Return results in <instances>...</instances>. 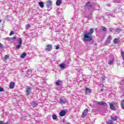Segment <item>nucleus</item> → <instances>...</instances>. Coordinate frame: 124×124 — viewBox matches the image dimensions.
<instances>
[{
	"label": "nucleus",
	"instance_id": "obj_1",
	"mask_svg": "<svg viewBox=\"0 0 124 124\" xmlns=\"http://www.w3.org/2000/svg\"><path fill=\"white\" fill-rule=\"evenodd\" d=\"M93 28H91L88 32L87 31L84 32L83 39V41L84 42H90V41H92L93 39L92 35L93 33Z\"/></svg>",
	"mask_w": 124,
	"mask_h": 124
},
{
	"label": "nucleus",
	"instance_id": "obj_2",
	"mask_svg": "<svg viewBox=\"0 0 124 124\" xmlns=\"http://www.w3.org/2000/svg\"><path fill=\"white\" fill-rule=\"evenodd\" d=\"M46 7L48 8L47 9L48 11H50V10L52 9V1H51L50 0H48L47 1V3L46 4Z\"/></svg>",
	"mask_w": 124,
	"mask_h": 124
},
{
	"label": "nucleus",
	"instance_id": "obj_3",
	"mask_svg": "<svg viewBox=\"0 0 124 124\" xmlns=\"http://www.w3.org/2000/svg\"><path fill=\"white\" fill-rule=\"evenodd\" d=\"M31 91V86H27L26 89V95H30Z\"/></svg>",
	"mask_w": 124,
	"mask_h": 124
},
{
	"label": "nucleus",
	"instance_id": "obj_4",
	"mask_svg": "<svg viewBox=\"0 0 124 124\" xmlns=\"http://www.w3.org/2000/svg\"><path fill=\"white\" fill-rule=\"evenodd\" d=\"M52 48H53V45L48 44L47 45L46 48H45V50L47 52H50V51H51V50H52Z\"/></svg>",
	"mask_w": 124,
	"mask_h": 124
},
{
	"label": "nucleus",
	"instance_id": "obj_5",
	"mask_svg": "<svg viewBox=\"0 0 124 124\" xmlns=\"http://www.w3.org/2000/svg\"><path fill=\"white\" fill-rule=\"evenodd\" d=\"M66 115V111L64 110H61L59 113L60 117H63Z\"/></svg>",
	"mask_w": 124,
	"mask_h": 124
},
{
	"label": "nucleus",
	"instance_id": "obj_6",
	"mask_svg": "<svg viewBox=\"0 0 124 124\" xmlns=\"http://www.w3.org/2000/svg\"><path fill=\"white\" fill-rule=\"evenodd\" d=\"M88 111L89 109L88 108H86L83 112L82 114L81 115L82 118H85L86 116H87V113H88Z\"/></svg>",
	"mask_w": 124,
	"mask_h": 124
},
{
	"label": "nucleus",
	"instance_id": "obj_7",
	"mask_svg": "<svg viewBox=\"0 0 124 124\" xmlns=\"http://www.w3.org/2000/svg\"><path fill=\"white\" fill-rule=\"evenodd\" d=\"M60 102L61 104H65L67 102L66 99L64 98H60Z\"/></svg>",
	"mask_w": 124,
	"mask_h": 124
},
{
	"label": "nucleus",
	"instance_id": "obj_8",
	"mask_svg": "<svg viewBox=\"0 0 124 124\" xmlns=\"http://www.w3.org/2000/svg\"><path fill=\"white\" fill-rule=\"evenodd\" d=\"M86 6L88 9H91L93 7V5L91 4L90 1H88L86 3Z\"/></svg>",
	"mask_w": 124,
	"mask_h": 124
},
{
	"label": "nucleus",
	"instance_id": "obj_9",
	"mask_svg": "<svg viewBox=\"0 0 124 124\" xmlns=\"http://www.w3.org/2000/svg\"><path fill=\"white\" fill-rule=\"evenodd\" d=\"M96 103H97V104H98V105H103V106H106L107 105L106 103L104 101H101V102L96 101Z\"/></svg>",
	"mask_w": 124,
	"mask_h": 124
},
{
	"label": "nucleus",
	"instance_id": "obj_10",
	"mask_svg": "<svg viewBox=\"0 0 124 124\" xmlns=\"http://www.w3.org/2000/svg\"><path fill=\"white\" fill-rule=\"evenodd\" d=\"M92 93V89L86 87L85 88V93L86 94H89V93Z\"/></svg>",
	"mask_w": 124,
	"mask_h": 124
},
{
	"label": "nucleus",
	"instance_id": "obj_11",
	"mask_svg": "<svg viewBox=\"0 0 124 124\" xmlns=\"http://www.w3.org/2000/svg\"><path fill=\"white\" fill-rule=\"evenodd\" d=\"M55 84L56 86H61V85H62V81L60 79H58L56 81V82H55Z\"/></svg>",
	"mask_w": 124,
	"mask_h": 124
},
{
	"label": "nucleus",
	"instance_id": "obj_12",
	"mask_svg": "<svg viewBox=\"0 0 124 124\" xmlns=\"http://www.w3.org/2000/svg\"><path fill=\"white\" fill-rule=\"evenodd\" d=\"M15 86V83L14 82H11L10 83V89H13Z\"/></svg>",
	"mask_w": 124,
	"mask_h": 124
},
{
	"label": "nucleus",
	"instance_id": "obj_13",
	"mask_svg": "<svg viewBox=\"0 0 124 124\" xmlns=\"http://www.w3.org/2000/svg\"><path fill=\"white\" fill-rule=\"evenodd\" d=\"M31 105H32L33 107H36V106L37 105V101H34L32 102Z\"/></svg>",
	"mask_w": 124,
	"mask_h": 124
},
{
	"label": "nucleus",
	"instance_id": "obj_14",
	"mask_svg": "<svg viewBox=\"0 0 124 124\" xmlns=\"http://www.w3.org/2000/svg\"><path fill=\"white\" fill-rule=\"evenodd\" d=\"M39 5L40 7L43 8L44 7V3L43 1H40L39 2Z\"/></svg>",
	"mask_w": 124,
	"mask_h": 124
},
{
	"label": "nucleus",
	"instance_id": "obj_15",
	"mask_svg": "<svg viewBox=\"0 0 124 124\" xmlns=\"http://www.w3.org/2000/svg\"><path fill=\"white\" fill-rule=\"evenodd\" d=\"M26 56H27V53L23 52L22 54H21L20 56V58H21V59H24V58H25Z\"/></svg>",
	"mask_w": 124,
	"mask_h": 124
},
{
	"label": "nucleus",
	"instance_id": "obj_16",
	"mask_svg": "<svg viewBox=\"0 0 124 124\" xmlns=\"http://www.w3.org/2000/svg\"><path fill=\"white\" fill-rule=\"evenodd\" d=\"M17 41L18 42V44L22 45V43H23L22 38H18V39L17 40Z\"/></svg>",
	"mask_w": 124,
	"mask_h": 124
},
{
	"label": "nucleus",
	"instance_id": "obj_17",
	"mask_svg": "<svg viewBox=\"0 0 124 124\" xmlns=\"http://www.w3.org/2000/svg\"><path fill=\"white\" fill-rule=\"evenodd\" d=\"M111 119L112 120V121H116V120H118V116L115 115L114 117L113 116H111Z\"/></svg>",
	"mask_w": 124,
	"mask_h": 124
},
{
	"label": "nucleus",
	"instance_id": "obj_18",
	"mask_svg": "<svg viewBox=\"0 0 124 124\" xmlns=\"http://www.w3.org/2000/svg\"><path fill=\"white\" fill-rule=\"evenodd\" d=\"M109 105L110 109L115 111V106H114V105H113V104H109Z\"/></svg>",
	"mask_w": 124,
	"mask_h": 124
},
{
	"label": "nucleus",
	"instance_id": "obj_19",
	"mask_svg": "<svg viewBox=\"0 0 124 124\" xmlns=\"http://www.w3.org/2000/svg\"><path fill=\"white\" fill-rule=\"evenodd\" d=\"M21 47H22V45L18 44V45H17L16 46L15 50H19V49H20V48H21Z\"/></svg>",
	"mask_w": 124,
	"mask_h": 124
},
{
	"label": "nucleus",
	"instance_id": "obj_20",
	"mask_svg": "<svg viewBox=\"0 0 124 124\" xmlns=\"http://www.w3.org/2000/svg\"><path fill=\"white\" fill-rule=\"evenodd\" d=\"M61 3H62V0H57L56 1V5H58V6H59V5H61Z\"/></svg>",
	"mask_w": 124,
	"mask_h": 124
},
{
	"label": "nucleus",
	"instance_id": "obj_21",
	"mask_svg": "<svg viewBox=\"0 0 124 124\" xmlns=\"http://www.w3.org/2000/svg\"><path fill=\"white\" fill-rule=\"evenodd\" d=\"M60 67H61V68L64 69L65 68V64L62 63L60 65Z\"/></svg>",
	"mask_w": 124,
	"mask_h": 124
},
{
	"label": "nucleus",
	"instance_id": "obj_22",
	"mask_svg": "<svg viewBox=\"0 0 124 124\" xmlns=\"http://www.w3.org/2000/svg\"><path fill=\"white\" fill-rule=\"evenodd\" d=\"M115 32H120V31H122V29L121 28H118L114 30Z\"/></svg>",
	"mask_w": 124,
	"mask_h": 124
},
{
	"label": "nucleus",
	"instance_id": "obj_23",
	"mask_svg": "<svg viewBox=\"0 0 124 124\" xmlns=\"http://www.w3.org/2000/svg\"><path fill=\"white\" fill-rule=\"evenodd\" d=\"M101 30H102V31H105H105H107V28H105V27H104L103 26L101 27Z\"/></svg>",
	"mask_w": 124,
	"mask_h": 124
},
{
	"label": "nucleus",
	"instance_id": "obj_24",
	"mask_svg": "<svg viewBox=\"0 0 124 124\" xmlns=\"http://www.w3.org/2000/svg\"><path fill=\"white\" fill-rule=\"evenodd\" d=\"M114 60L113 59L112 60H110L108 62V64H114Z\"/></svg>",
	"mask_w": 124,
	"mask_h": 124
},
{
	"label": "nucleus",
	"instance_id": "obj_25",
	"mask_svg": "<svg viewBox=\"0 0 124 124\" xmlns=\"http://www.w3.org/2000/svg\"><path fill=\"white\" fill-rule=\"evenodd\" d=\"M114 43L115 44H117V43H119V39L118 38H115L113 41Z\"/></svg>",
	"mask_w": 124,
	"mask_h": 124
},
{
	"label": "nucleus",
	"instance_id": "obj_26",
	"mask_svg": "<svg viewBox=\"0 0 124 124\" xmlns=\"http://www.w3.org/2000/svg\"><path fill=\"white\" fill-rule=\"evenodd\" d=\"M100 9V6H99V5H97L95 6V10H99Z\"/></svg>",
	"mask_w": 124,
	"mask_h": 124
},
{
	"label": "nucleus",
	"instance_id": "obj_27",
	"mask_svg": "<svg viewBox=\"0 0 124 124\" xmlns=\"http://www.w3.org/2000/svg\"><path fill=\"white\" fill-rule=\"evenodd\" d=\"M52 119L53 120H57L58 119V116L56 115V114L52 115Z\"/></svg>",
	"mask_w": 124,
	"mask_h": 124
},
{
	"label": "nucleus",
	"instance_id": "obj_28",
	"mask_svg": "<svg viewBox=\"0 0 124 124\" xmlns=\"http://www.w3.org/2000/svg\"><path fill=\"white\" fill-rule=\"evenodd\" d=\"M121 57L123 59V61H124V51H121Z\"/></svg>",
	"mask_w": 124,
	"mask_h": 124
},
{
	"label": "nucleus",
	"instance_id": "obj_29",
	"mask_svg": "<svg viewBox=\"0 0 124 124\" xmlns=\"http://www.w3.org/2000/svg\"><path fill=\"white\" fill-rule=\"evenodd\" d=\"M107 124H114V122L112 120H108L107 123Z\"/></svg>",
	"mask_w": 124,
	"mask_h": 124
},
{
	"label": "nucleus",
	"instance_id": "obj_30",
	"mask_svg": "<svg viewBox=\"0 0 124 124\" xmlns=\"http://www.w3.org/2000/svg\"><path fill=\"white\" fill-rule=\"evenodd\" d=\"M30 28H31V24H28L26 25V30H29V29H30Z\"/></svg>",
	"mask_w": 124,
	"mask_h": 124
},
{
	"label": "nucleus",
	"instance_id": "obj_31",
	"mask_svg": "<svg viewBox=\"0 0 124 124\" xmlns=\"http://www.w3.org/2000/svg\"><path fill=\"white\" fill-rule=\"evenodd\" d=\"M121 106H122V108L123 109H124V100H123L122 102V103H121Z\"/></svg>",
	"mask_w": 124,
	"mask_h": 124
},
{
	"label": "nucleus",
	"instance_id": "obj_32",
	"mask_svg": "<svg viewBox=\"0 0 124 124\" xmlns=\"http://www.w3.org/2000/svg\"><path fill=\"white\" fill-rule=\"evenodd\" d=\"M5 40H8V41H10V40H11V38L6 37V38H5Z\"/></svg>",
	"mask_w": 124,
	"mask_h": 124
},
{
	"label": "nucleus",
	"instance_id": "obj_33",
	"mask_svg": "<svg viewBox=\"0 0 124 124\" xmlns=\"http://www.w3.org/2000/svg\"><path fill=\"white\" fill-rule=\"evenodd\" d=\"M8 59H9V56L5 55V57H4V60H8Z\"/></svg>",
	"mask_w": 124,
	"mask_h": 124
},
{
	"label": "nucleus",
	"instance_id": "obj_34",
	"mask_svg": "<svg viewBox=\"0 0 124 124\" xmlns=\"http://www.w3.org/2000/svg\"><path fill=\"white\" fill-rule=\"evenodd\" d=\"M109 43H110V40H107L106 41V44H107L108 45V44H109Z\"/></svg>",
	"mask_w": 124,
	"mask_h": 124
},
{
	"label": "nucleus",
	"instance_id": "obj_35",
	"mask_svg": "<svg viewBox=\"0 0 124 124\" xmlns=\"http://www.w3.org/2000/svg\"><path fill=\"white\" fill-rule=\"evenodd\" d=\"M0 92H4V89L1 87H0Z\"/></svg>",
	"mask_w": 124,
	"mask_h": 124
},
{
	"label": "nucleus",
	"instance_id": "obj_36",
	"mask_svg": "<svg viewBox=\"0 0 124 124\" xmlns=\"http://www.w3.org/2000/svg\"><path fill=\"white\" fill-rule=\"evenodd\" d=\"M12 34H14V31H11L9 34V35L11 36Z\"/></svg>",
	"mask_w": 124,
	"mask_h": 124
},
{
	"label": "nucleus",
	"instance_id": "obj_37",
	"mask_svg": "<svg viewBox=\"0 0 124 124\" xmlns=\"http://www.w3.org/2000/svg\"><path fill=\"white\" fill-rule=\"evenodd\" d=\"M114 29H113L111 28H109V31L111 32L113 31H114Z\"/></svg>",
	"mask_w": 124,
	"mask_h": 124
},
{
	"label": "nucleus",
	"instance_id": "obj_38",
	"mask_svg": "<svg viewBox=\"0 0 124 124\" xmlns=\"http://www.w3.org/2000/svg\"><path fill=\"white\" fill-rule=\"evenodd\" d=\"M106 78H105V77H102V81L104 82Z\"/></svg>",
	"mask_w": 124,
	"mask_h": 124
},
{
	"label": "nucleus",
	"instance_id": "obj_39",
	"mask_svg": "<svg viewBox=\"0 0 124 124\" xmlns=\"http://www.w3.org/2000/svg\"><path fill=\"white\" fill-rule=\"evenodd\" d=\"M84 83L85 84H89V82L87 80H84Z\"/></svg>",
	"mask_w": 124,
	"mask_h": 124
},
{
	"label": "nucleus",
	"instance_id": "obj_40",
	"mask_svg": "<svg viewBox=\"0 0 124 124\" xmlns=\"http://www.w3.org/2000/svg\"><path fill=\"white\" fill-rule=\"evenodd\" d=\"M108 40H111V36H109L107 39Z\"/></svg>",
	"mask_w": 124,
	"mask_h": 124
},
{
	"label": "nucleus",
	"instance_id": "obj_41",
	"mask_svg": "<svg viewBox=\"0 0 124 124\" xmlns=\"http://www.w3.org/2000/svg\"><path fill=\"white\" fill-rule=\"evenodd\" d=\"M60 49V46H56V50H58V49Z\"/></svg>",
	"mask_w": 124,
	"mask_h": 124
},
{
	"label": "nucleus",
	"instance_id": "obj_42",
	"mask_svg": "<svg viewBox=\"0 0 124 124\" xmlns=\"http://www.w3.org/2000/svg\"><path fill=\"white\" fill-rule=\"evenodd\" d=\"M16 36H15L11 38V39H14H14H16Z\"/></svg>",
	"mask_w": 124,
	"mask_h": 124
},
{
	"label": "nucleus",
	"instance_id": "obj_43",
	"mask_svg": "<svg viewBox=\"0 0 124 124\" xmlns=\"http://www.w3.org/2000/svg\"><path fill=\"white\" fill-rule=\"evenodd\" d=\"M0 48H3V46H2V44L0 43Z\"/></svg>",
	"mask_w": 124,
	"mask_h": 124
},
{
	"label": "nucleus",
	"instance_id": "obj_44",
	"mask_svg": "<svg viewBox=\"0 0 124 124\" xmlns=\"http://www.w3.org/2000/svg\"><path fill=\"white\" fill-rule=\"evenodd\" d=\"M0 124H4V122H3V121H0Z\"/></svg>",
	"mask_w": 124,
	"mask_h": 124
},
{
	"label": "nucleus",
	"instance_id": "obj_45",
	"mask_svg": "<svg viewBox=\"0 0 124 124\" xmlns=\"http://www.w3.org/2000/svg\"><path fill=\"white\" fill-rule=\"evenodd\" d=\"M107 6H108V7L111 6V4H107Z\"/></svg>",
	"mask_w": 124,
	"mask_h": 124
},
{
	"label": "nucleus",
	"instance_id": "obj_46",
	"mask_svg": "<svg viewBox=\"0 0 124 124\" xmlns=\"http://www.w3.org/2000/svg\"><path fill=\"white\" fill-rule=\"evenodd\" d=\"M100 86L102 87H104V85L103 84H101Z\"/></svg>",
	"mask_w": 124,
	"mask_h": 124
},
{
	"label": "nucleus",
	"instance_id": "obj_47",
	"mask_svg": "<svg viewBox=\"0 0 124 124\" xmlns=\"http://www.w3.org/2000/svg\"><path fill=\"white\" fill-rule=\"evenodd\" d=\"M4 124H9V123H7V122L4 123Z\"/></svg>",
	"mask_w": 124,
	"mask_h": 124
},
{
	"label": "nucleus",
	"instance_id": "obj_48",
	"mask_svg": "<svg viewBox=\"0 0 124 124\" xmlns=\"http://www.w3.org/2000/svg\"><path fill=\"white\" fill-rule=\"evenodd\" d=\"M70 124V123H65V124Z\"/></svg>",
	"mask_w": 124,
	"mask_h": 124
},
{
	"label": "nucleus",
	"instance_id": "obj_49",
	"mask_svg": "<svg viewBox=\"0 0 124 124\" xmlns=\"http://www.w3.org/2000/svg\"><path fill=\"white\" fill-rule=\"evenodd\" d=\"M101 92H103V89H101Z\"/></svg>",
	"mask_w": 124,
	"mask_h": 124
},
{
	"label": "nucleus",
	"instance_id": "obj_50",
	"mask_svg": "<svg viewBox=\"0 0 124 124\" xmlns=\"http://www.w3.org/2000/svg\"><path fill=\"white\" fill-rule=\"evenodd\" d=\"M0 22H1V20H0Z\"/></svg>",
	"mask_w": 124,
	"mask_h": 124
}]
</instances>
